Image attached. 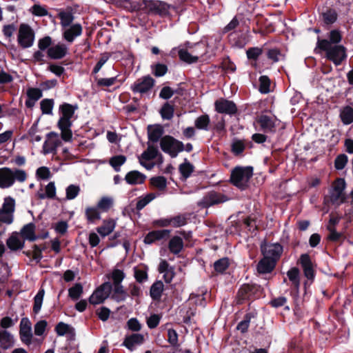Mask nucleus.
<instances>
[{
    "label": "nucleus",
    "mask_w": 353,
    "mask_h": 353,
    "mask_svg": "<svg viewBox=\"0 0 353 353\" xmlns=\"http://www.w3.org/2000/svg\"><path fill=\"white\" fill-rule=\"evenodd\" d=\"M113 293L111 296V299L117 302L125 301L127 297L129 296V294L124 289L122 284L113 285Z\"/></svg>",
    "instance_id": "obj_28"
},
{
    "label": "nucleus",
    "mask_w": 353,
    "mask_h": 353,
    "mask_svg": "<svg viewBox=\"0 0 353 353\" xmlns=\"http://www.w3.org/2000/svg\"><path fill=\"white\" fill-rule=\"evenodd\" d=\"M30 11L33 15L37 17H45L48 14V11L47 9L44 6H42L39 4L33 5L30 8Z\"/></svg>",
    "instance_id": "obj_64"
},
{
    "label": "nucleus",
    "mask_w": 353,
    "mask_h": 353,
    "mask_svg": "<svg viewBox=\"0 0 353 353\" xmlns=\"http://www.w3.org/2000/svg\"><path fill=\"white\" fill-rule=\"evenodd\" d=\"M125 161L126 157L124 155L120 154L111 157L109 163L116 172H119L121 166L123 165Z\"/></svg>",
    "instance_id": "obj_44"
},
{
    "label": "nucleus",
    "mask_w": 353,
    "mask_h": 353,
    "mask_svg": "<svg viewBox=\"0 0 353 353\" xmlns=\"http://www.w3.org/2000/svg\"><path fill=\"white\" fill-rule=\"evenodd\" d=\"M27 173L23 170L1 168H0V188H8L14 185L15 181L23 183L27 179Z\"/></svg>",
    "instance_id": "obj_5"
},
{
    "label": "nucleus",
    "mask_w": 353,
    "mask_h": 353,
    "mask_svg": "<svg viewBox=\"0 0 353 353\" xmlns=\"http://www.w3.org/2000/svg\"><path fill=\"white\" fill-rule=\"evenodd\" d=\"M321 17L325 25H332L337 21L338 13L335 9L328 8L325 12L321 14Z\"/></svg>",
    "instance_id": "obj_32"
},
{
    "label": "nucleus",
    "mask_w": 353,
    "mask_h": 353,
    "mask_svg": "<svg viewBox=\"0 0 353 353\" xmlns=\"http://www.w3.org/2000/svg\"><path fill=\"white\" fill-rule=\"evenodd\" d=\"M164 291V285L161 281H156L150 287V295L154 301H160L163 292Z\"/></svg>",
    "instance_id": "obj_27"
},
{
    "label": "nucleus",
    "mask_w": 353,
    "mask_h": 353,
    "mask_svg": "<svg viewBox=\"0 0 353 353\" xmlns=\"http://www.w3.org/2000/svg\"><path fill=\"white\" fill-rule=\"evenodd\" d=\"M56 196V187L54 182H50L46 187V193H38L40 199H54Z\"/></svg>",
    "instance_id": "obj_48"
},
{
    "label": "nucleus",
    "mask_w": 353,
    "mask_h": 353,
    "mask_svg": "<svg viewBox=\"0 0 353 353\" xmlns=\"http://www.w3.org/2000/svg\"><path fill=\"white\" fill-rule=\"evenodd\" d=\"M152 74L157 77H160L164 76L168 72V67L163 63H158L152 65Z\"/></svg>",
    "instance_id": "obj_61"
},
{
    "label": "nucleus",
    "mask_w": 353,
    "mask_h": 353,
    "mask_svg": "<svg viewBox=\"0 0 353 353\" xmlns=\"http://www.w3.org/2000/svg\"><path fill=\"white\" fill-rule=\"evenodd\" d=\"M159 154V150L157 146L148 143V148L145 150L139 157L145 161H151L157 158Z\"/></svg>",
    "instance_id": "obj_34"
},
{
    "label": "nucleus",
    "mask_w": 353,
    "mask_h": 353,
    "mask_svg": "<svg viewBox=\"0 0 353 353\" xmlns=\"http://www.w3.org/2000/svg\"><path fill=\"white\" fill-rule=\"evenodd\" d=\"M145 179L146 176L137 170L130 171L125 176V181L130 185L142 184Z\"/></svg>",
    "instance_id": "obj_24"
},
{
    "label": "nucleus",
    "mask_w": 353,
    "mask_h": 353,
    "mask_svg": "<svg viewBox=\"0 0 353 353\" xmlns=\"http://www.w3.org/2000/svg\"><path fill=\"white\" fill-rule=\"evenodd\" d=\"M230 198L221 192L215 191L209 192L203 199L202 203L204 208L218 205L229 201Z\"/></svg>",
    "instance_id": "obj_13"
},
{
    "label": "nucleus",
    "mask_w": 353,
    "mask_h": 353,
    "mask_svg": "<svg viewBox=\"0 0 353 353\" xmlns=\"http://www.w3.org/2000/svg\"><path fill=\"white\" fill-rule=\"evenodd\" d=\"M179 171L181 175V180L185 181L194 171V166L187 159H185L184 162L179 165Z\"/></svg>",
    "instance_id": "obj_31"
},
{
    "label": "nucleus",
    "mask_w": 353,
    "mask_h": 353,
    "mask_svg": "<svg viewBox=\"0 0 353 353\" xmlns=\"http://www.w3.org/2000/svg\"><path fill=\"white\" fill-rule=\"evenodd\" d=\"M40 105L43 114H50L54 106V99H44L41 101Z\"/></svg>",
    "instance_id": "obj_56"
},
{
    "label": "nucleus",
    "mask_w": 353,
    "mask_h": 353,
    "mask_svg": "<svg viewBox=\"0 0 353 353\" xmlns=\"http://www.w3.org/2000/svg\"><path fill=\"white\" fill-rule=\"evenodd\" d=\"M170 234V230H152L149 232L144 237L143 242L150 245L157 241L168 238Z\"/></svg>",
    "instance_id": "obj_18"
},
{
    "label": "nucleus",
    "mask_w": 353,
    "mask_h": 353,
    "mask_svg": "<svg viewBox=\"0 0 353 353\" xmlns=\"http://www.w3.org/2000/svg\"><path fill=\"white\" fill-rule=\"evenodd\" d=\"M245 150V145L243 140L235 139L231 145V152L236 157L241 156Z\"/></svg>",
    "instance_id": "obj_43"
},
{
    "label": "nucleus",
    "mask_w": 353,
    "mask_h": 353,
    "mask_svg": "<svg viewBox=\"0 0 353 353\" xmlns=\"http://www.w3.org/2000/svg\"><path fill=\"white\" fill-rule=\"evenodd\" d=\"M256 122L260 125L261 130L265 133H275V121L270 116L261 114L256 118Z\"/></svg>",
    "instance_id": "obj_14"
},
{
    "label": "nucleus",
    "mask_w": 353,
    "mask_h": 353,
    "mask_svg": "<svg viewBox=\"0 0 353 353\" xmlns=\"http://www.w3.org/2000/svg\"><path fill=\"white\" fill-rule=\"evenodd\" d=\"M68 53V48L65 44L59 43L47 50L48 57L51 59H61Z\"/></svg>",
    "instance_id": "obj_19"
},
{
    "label": "nucleus",
    "mask_w": 353,
    "mask_h": 353,
    "mask_svg": "<svg viewBox=\"0 0 353 353\" xmlns=\"http://www.w3.org/2000/svg\"><path fill=\"white\" fill-rule=\"evenodd\" d=\"M287 276L292 282L294 292L298 296L300 288V270L298 268L294 267L287 272Z\"/></svg>",
    "instance_id": "obj_22"
},
{
    "label": "nucleus",
    "mask_w": 353,
    "mask_h": 353,
    "mask_svg": "<svg viewBox=\"0 0 353 353\" xmlns=\"http://www.w3.org/2000/svg\"><path fill=\"white\" fill-rule=\"evenodd\" d=\"M263 48L259 47L249 48L246 50L247 58L249 60L256 62L259 57L263 54Z\"/></svg>",
    "instance_id": "obj_52"
},
{
    "label": "nucleus",
    "mask_w": 353,
    "mask_h": 353,
    "mask_svg": "<svg viewBox=\"0 0 353 353\" xmlns=\"http://www.w3.org/2000/svg\"><path fill=\"white\" fill-rule=\"evenodd\" d=\"M228 38L230 44L238 48H243L248 41L247 36L245 34L236 31L230 32L228 35Z\"/></svg>",
    "instance_id": "obj_20"
},
{
    "label": "nucleus",
    "mask_w": 353,
    "mask_h": 353,
    "mask_svg": "<svg viewBox=\"0 0 353 353\" xmlns=\"http://www.w3.org/2000/svg\"><path fill=\"white\" fill-rule=\"evenodd\" d=\"M32 248L33 251L24 250L23 251V254L28 258H32L33 260L36 261L37 263H39L43 258L42 252L37 244H34Z\"/></svg>",
    "instance_id": "obj_39"
},
{
    "label": "nucleus",
    "mask_w": 353,
    "mask_h": 353,
    "mask_svg": "<svg viewBox=\"0 0 353 353\" xmlns=\"http://www.w3.org/2000/svg\"><path fill=\"white\" fill-rule=\"evenodd\" d=\"M118 5L130 12L143 10L145 12L165 17L169 14L170 6L159 1L116 0Z\"/></svg>",
    "instance_id": "obj_1"
},
{
    "label": "nucleus",
    "mask_w": 353,
    "mask_h": 353,
    "mask_svg": "<svg viewBox=\"0 0 353 353\" xmlns=\"http://www.w3.org/2000/svg\"><path fill=\"white\" fill-rule=\"evenodd\" d=\"M45 291L43 288L39 290L37 294L34 298L33 312L35 314L39 313L41 308Z\"/></svg>",
    "instance_id": "obj_50"
},
{
    "label": "nucleus",
    "mask_w": 353,
    "mask_h": 353,
    "mask_svg": "<svg viewBox=\"0 0 353 353\" xmlns=\"http://www.w3.org/2000/svg\"><path fill=\"white\" fill-rule=\"evenodd\" d=\"M36 226L34 223H29L23 226L20 231V235L25 240L34 242L37 240L35 234Z\"/></svg>",
    "instance_id": "obj_23"
},
{
    "label": "nucleus",
    "mask_w": 353,
    "mask_h": 353,
    "mask_svg": "<svg viewBox=\"0 0 353 353\" xmlns=\"http://www.w3.org/2000/svg\"><path fill=\"white\" fill-rule=\"evenodd\" d=\"M215 110L218 113L232 116L236 114L238 109L235 103L226 99L221 98L214 103Z\"/></svg>",
    "instance_id": "obj_12"
},
{
    "label": "nucleus",
    "mask_w": 353,
    "mask_h": 353,
    "mask_svg": "<svg viewBox=\"0 0 353 353\" xmlns=\"http://www.w3.org/2000/svg\"><path fill=\"white\" fill-rule=\"evenodd\" d=\"M108 297V294H103L97 289L89 298V303L92 305L103 303L104 301Z\"/></svg>",
    "instance_id": "obj_45"
},
{
    "label": "nucleus",
    "mask_w": 353,
    "mask_h": 353,
    "mask_svg": "<svg viewBox=\"0 0 353 353\" xmlns=\"http://www.w3.org/2000/svg\"><path fill=\"white\" fill-rule=\"evenodd\" d=\"M276 263L275 259L263 256L256 265L257 272L261 274L271 273L276 268Z\"/></svg>",
    "instance_id": "obj_17"
},
{
    "label": "nucleus",
    "mask_w": 353,
    "mask_h": 353,
    "mask_svg": "<svg viewBox=\"0 0 353 353\" xmlns=\"http://www.w3.org/2000/svg\"><path fill=\"white\" fill-rule=\"evenodd\" d=\"M144 342V336L141 334H132L126 336L122 345L132 351L135 345H141Z\"/></svg>",
    "instance_id": "obj_21"
},
{
    "label": "nucleus",
    "mask_w": 353,
    "mask_h": 353,
    "mask_svg": "<svg viewBox=\"0 0 353 353\" xmlns=\"http://www.w3.org/2000/svg\"><path fill=\"white\" fill-rule=\"evenodd\" d=\"M230 266V261L228 257L221 258L214 263V271L218 274H224Z\"/></svg>",
    "instance_id": "obj_38"
},
{
    "label": "nucleus",
    "mask_w": 353,
    "mask_h": 353,
    "mask_svg": "<svg viewBox=\"0 0 353 353\" xmlns=\"http://www.w3.org/2000/svg\"><path fill=\"white\" fill-rule=\"evenodd\" d=\"M210 119L208 114H203L196 118L194 122L195 127L199 130H208Z\"/></svg>",
    "instance_id": "obj_47"
},
{
    "label": "nucleus",
    "mask_w": 353,
    "mask_h": 353,
    "mask_svg": "<svg viewBox=\"0 0 353 353\" xmlns=\"http://www.w3.org/2000/svg\"><path fill=\"white\" fill-rule=\"evenodd\" d=\"M156 198V194L154 193H149L145 195V197L140 199L136 205V209L138 211L141 210L144 208L150 201Z\"/></svg>",
    "instance_id": "obj_58"
},
{
    "label": "nucleus",
    "mask_w": 353,
    "mask_h": 353,
    "mask_svg": "<svg viewBox=\"0 0 353 353\" xmlns=\"http://www.w3.org/2000/svg\"><path fill=\"white\" fill-rule=\"evenodd\" d=\"M14 344L13 336L6 330H0V347L6 350L13 347Z\"/></svg>",
    "instance_id": "obj_29"
},
{
    "label": "nucleus",
    "mask_w": 353,
    "mask_h": 353,
    "mask_svg": "<svg viewBox=\"0 0 353 353\" xmlns=\"http://www.w3.org/2000/svg\"><path fill=\"white\" fill-rule=\"evenodd\" d=\"M54 330L59 336H64L66 334L72 333L74 330V329L70 325L63 322L58 323Z\"/></svg>",
    "instance_id": "obj_54"
},
{
    "label": "nucleus",
    "mask_w": 353,
    "mask_h": 353,
    "mask_svg": "<svg viewBox=\"0 0 353 353\" xmlns=\"http://www.w3.org/2000/svg\"><path fill=\"white\" fill-rule=\"evenodd\" d=\"M19 335L20 339L23 343L26 345L30 344L32 337L31 332V323L29 319L26 317L22 318L21 321Z\"/></svg>",
    "instance_id": "obj_16"
},
{
    "label": "nucleus",
    "mask_w": 353,
    "mask_h": 353,
    "mask_svg": "<svg viewBox=\"0 0 353 353\" xmlns=\"http://www.w3.org/2000/svg\"><path fill=\"white\" fill-rule=\"evenodd\" d=\"M48 140L45 141L43 145L44 154H49L54 152L61 145V142L58 139V134L55 132H50L47 134Z\"/></svg>",
    "instance_id": "obj_15"
},
{
    "label": "nucleus",
    "mask_w": 353,
    "mask_h": 353,
    "mask_svg": "<svg viewBox=\"0 0 353 353\" xmlns=\"http://www.w3.org/2000/svg\"><path fill=\"white\" fill-rule=\"evenodd\" d=\"M297 263L301 265L304 276L307 279L314 280L315 276H316V271L314 270V264L312 261L310 256L305 253L302 254L298 261Z\"/></svg>",
    "instance_id": "obj_11"
},
{
    "label": "nucleus",
    "mask_w": 353,
    "mask_h": 353,
    "mask_svg": "<svg viewBox=\"0 0 353 353\" xmlns=\"http://www.w3.org/2000/svg\"><path fill=\"white\" fill-rule=\"evenodd\" d=\"M170 221L172 223L171 226L174 228L185 225L188 223L187 214H178L175 216L170 217Z\"/></svg>",
    "instance_id": "obj_53"
},
{
    "label": "nucleus",
    "mask_w": 353,
    "mask_h": 353,
    "mask_svg": "<svg viewBox=\"0 0 353 353\" xmlns=\"http://www.w3.org/2000/svg\"><path fill=\"white\" fill-rule=\"evenodd\" d=\"M8 248L12 251L21 250L25 245V241H21L17 236L12 235L6 241Z\"/></svg>",
    "instance_id": "obj_35"
},
{
    "label": "nucleus",
    "mask_w": 353,
    "mask_h": 353,
    "mask_svg": "<svg viewBox=\"0 0 353 353\" xmlns=\"http://www.w3.org/2000/svg\"><path fill=\"white\" fill-rule=\"evenodd\" d=\"M78 109L77 104L72 105L66 102L63 103L59 107V119L57 127L61 130V138L65 142L70 141L72 137L71 127L75 111Z\"/></svg>",
    "instance_id": "obj_2"
},
{
    "label": "nucleus",
    "mask_w": 353,
    "mask_h": 353,
    "mask_svg": "<svg viewBox=\"0 0 353 353\" xmlns=\"http://www.w3.org/2000/svg\"><path fill=\"white\" fill-rule=\"evenodd\" d=\"M252 176V166H236L231 172L230 182L240 190H245L249 187V181Z\"/></svg>",
    "instance_id": "obj_4"
},
{
    "label": "nucleus",
    "mask_w": 353,
    "mask_h": 353,
    "mask_svg": "<svg viewBox=\"0 0 353 353\" xmlns=\"http://www.w3.org/2000/svg\"><path fill=\"white\" fill-rule=\"evenodd\" d=\"M340 118L344 125H350L353 123V108L346 105L340 113Z\"/></svg>",
    "instance_id": "obj_36"
},
{
    "label": "nucleus",
    "mask_w": 353,
    "mask_h": 353,
    "mask_svg": "<svg viewBox=\"0 0 353 353\" xmlns=\"http://www.w3.org/2000/svg\"><path fill=\"white\" fill-rule=\"evenodd\" d=\"M254 317V315L252 312L246 313L243 317V319L238 323L236 330L240 331L242 334L246 333L248 330L250 321Z\"/></svg>",
    "instance_id": "obj_37"
},
{
    "label": "nucleus",
    "mask_w": 353,
    "mask_h": 353,
    "mask_svg": "<svg viewBox=\"0 0 353 353\" xmlns=\"http://www.w3.org/2000/svg\"><path fill=\"white\" fill-rule=\"evenodd\" d=\"M134 276L138 283H142L148 279L147 270L144 268H134Z\"/></svg>",
    "instance_id": "obj_60"
},
{
    "label": "nucleus",
    "mask_w": 353,
    "mask_h": 353,
    "mask_svg": "<svg viewBox=\"0 0 353 353\" xmlns=\"http://www.w3.org/2000/svg\"><path fill=\"white\" fill-rule=\"evenodd\" d=\"M14 208L15 200L11 196L6 197L2 207V213L11 214L14 212Z\"/></svg>",
    "instance_id": "obj_46"
},
{
    "label": "nucleus",
    "mask_w": 353,
    "mask_h": 353,
    "mask_svg": "<svg viewBox=\"0 0 353 353\" xmlns=\"http://www.w3.org/2000/svg\"><path fill=\"white\" fill-rule=\"evenodd\" d=\"M147 129L148 140L152 143L158 142L164 132L163 127L159 124L149 125Z\"/></svg>",
    "instance_id": "obj_26"
},
{
    "label": "nucleus",
    "mask_w": 353,
    "mask_h": 353,
    "mask_svg": "<svg viewBox=\"0 0 353 353\" xmlns=\"http://www.w3.org/2000/svg\"><path fill=\"white\" fill-rule=\"evenodd\" d=\"M83 286L81 283H75L68 290L69 296L74 301L78 300L83 294Z\"/></svg>",
    "instance_id": "obj_51"
},
{
    "label": "nucleus",
    "mask_w": 353,
    "mask_h": 353,
    "mask_svg": "<svg viewBox=\"0 0 353 353\" xmlns=\"http://www.w3.org/2000/svg\"><path fill=\"white\" fill-rule=\"evenodd\" d=\"M82 33V27L79 23L72 25L68 29L63 33V37L67 41L72 43L74 39L80 36Z\"/></svg>",
    "instance_id": "obj_25"
},
{
    "label": "nucleus",
    "mask_w": 353,
    "mask_h": 353,
    "mask_svg": "<svg viewBox=\"0 0 353 353\" xmlns=\"http://www.w3.org/2000/svg\"><path fill=\"white\" fill-rule=\"evenodd\" d=\"M348 162V157L345 154H340L334 159V168L336 170H343Z\"/></svg>",
    "instance_id": "obj_59"
},
{
    "label": "nucleus",
    "mask_w": 353,
    "mask_h": 353,
    "mask_svg": "<svg viewBox=\"0 0 353 353\" xmlns=\"http://www.w3.org/2000/svg\"><path fill=\"white\" fill-rule=\"evenodd\" d=\"M155 80L150 75L142 77L137 79L130 85V90L133 93L141 94L148 92L154 85Z\"/></svg>",
    "instance_id": "obj_10"
},
{
    "label": "nucleus",
    "mask_w": 353,
    "mask_h": 353,
    "mask_svg": "<svg viewBox=\"0 0 353 353\" xmlns=\"http://www.w3.org/2000/svg\"><path fill=\"white\" fill-rule=\"evenodd\" d=\"M168 248L172 254H179L183 248V239L178 236H173L169 241Z\"/></svg>",
    "instance_id": "obj_33"
},
{
    "label": "nucleus",
    "mask_w": 353,
    "mask_h": 353,
    "mask_svg": "<svg viewBox=\"0 0 353 353\" xmlns=\"http://www.w3.org/2000/svg\"><path fill=\"white\" fill-rule=\"evenodd\" d=\"M116 226V222L112 219L104 220L103 224L97 228V232L103 237L112 233Z\"/></svg>",
    "instance_id": "obj_30"
},
{
    "label": "nucleus",
    "mask_w": 353,
    "mask_h": 353,
    "mask_svg": "<svg viewBox=\"0 0 353 353\" xmlns=\"http://www.w3.org/2000/svg\"><path fill=\"white\" fill-rule=\"evenodd\" d=\"M59 19L62 26H69L74 20V16L69 12H61L59 14Z\"/></svg>",
    "instance_id": "obj_63"
},
{
    "label": "nucleus",
    "mask_w": 353,
    "mask_h": 353,
    "mask_svg": "<svg viewBox=\"0 0 353 353\" xmlns=\"http://www.w3.org/2000/svg\"><path fill=\"white\" fill-rule=\"evenodd\" d=\"M113 205V200L111 198L103 196L98 202L97 208L103 212H108Z\"/></svg>",
    "instance_id": "obj_57"
},
{
    "label": "nucleus",
    "mask_w": 353,
    "mask_h": 353,
    "mask_svg": "<svg viewBox=\"0 0 353 353\" xmlns=\"http://www.w3.org/2000/svg\"><path fill=\"white\" fill-rule=\"evenodd\" d=\"M34 32L28 24L21 23L19 29L18 42L23 48H28L33 45Z\"/></svg>",
    "instance_id": "obj_9"
},
{
    "label": "nucleus",
    "mask_w": 353,
    "mask_h": 353,
    "mask_svg": "<svg viewBox=\"0 0 353 353\" xmlns=\"http://www.w3.org/2000/svg\"><path fill=\"white\" fill-rule=\"evenodd\" d=\"M85 217L88 223H94L101 219V214L99 209L96 207H88L85 212Z\"/></svg>",
    "instance_id": "obj_41"
},
{
    "label": "nucleus",
    "mask_w": 353,
    "mask_h": 353,
    "mask_svg": "<svg viewBox=\"0 0 353 353\" xmlns=\"http://www.w3.org/2000/svg\"><path fill=\"white\" fill-rule=\"evenodd\" d=\"M318 50L325 52L327 59L332 61L336 66L340 65L347 58L346 48L342 45H330L327 39L318 37L315 52Z\"/></svg>",
    "instance_id": "obj_3"
},
{
    "label": "nucleus",
    "mask_w": 353,
    "mask_h": 353,
    "mask_svg": "<svg viewBox=\"0 0 353 353\" xmlns=\"http://www.w3.org/2000/svg\"><path fill=\"white\" fill-rule=\"evenodd\" d=\"M159 112L163 119L171 120L174 117V105L166 102L162 105Z\"/></svg>",
    "instance_id": "obj_40"
},
{
    "label": "nucleus",
    "mask_w": 353,
    "mask_h": 353,
    "mask_svg": "<svg viewBox=\"0 0 353 353\" xmlns=\"http://www.w3.org/2000/svg\"><path fill=\"white\" fill-rule=\"evenodd\" d=\"M80 192V188L79 185L71 184L68 185L65 190L66 199L68 200H72L75 199Z\"/></svg>",
    "instance_id": "obj_62"
},
{
    "label": "nucleus",
    "mask_w": 353,
    "mask_h": 353,
    "mask_svg": "<svg viewBox=\"0 0 353 353\" xmlns=\"http://www.w3.org/2000/svg\"><path fill=\"white\" fill-rule=\"evenodd\" d=\"M150 183L160 191L164 190L167 187V180L165 177L163 176L152 177L150 180Z\"/></svg>",
    "instance_id": "obj_49"
},
{
    "label": "nucleus",
    "mask_w": 353,
    "mask_h": 353,
    "mask_svg": "<svg viewBox=\"0 0 353 353\" xmlns=\"http://www.w3.org/2000/svg\"><path fill=\"white\" fill-rule=\"evenodd\" d=\"M263 292V288L255 283H245L239 289L236 294V303L241 305L246 301L259 299Z\"/></svg>",
    "instance_id": "obj_6"
},
{
    "label": "nucleus",
    "mask_w": 353,
    "mask_h": 353,
    "mask_svg": "<svg viewBox=\"0 0 353 353\" xmlns=\"http://www.w3.org/2000/svg\"><path fill=\"white\" fill-rule=\"evenodd\" d=\"M259 91L262 94H267L270 89V79L268 76L263 75L259 77Z\"/></svg>",
    "instance_id": "obj_55"
},
{
    "label": "nucleus",
    "mask_w": 353,
    "mask_h": 353,
    "mask_svg": "<svg viewBox=\"0 0 353 353\" xmlns=\"http://www.w3.org/2000/svg\"><path fill=\"white\" fill-rule=\"evenodd\" d=\"M178 55L180 60L189 64L196 63L199 60V56L192 55L185 49H180Z\"/></svg>",
    "instance_id": "obj_42"
},
{
    "label": "nucleus",
    "mask_w": 353,
    "mask_h": 353,
    "mask_svg": "<svg viewBox=\"0 0 353 353\" xmlns=\"http://www.w3.org/2000/svg\"><path fill=\"white\" fill-rule=\"evenodd\" d=\"M161 150L170 155L172 158H175L178 154L184 150V144L170 135H165L161 138L160 141Z\"/></svg>",
    "instance_id": "obj_7"
},
{
    "label": "nucleus",
    "mask_w": 353,
    "mask_h": 353,
    "mask_svg": "<svg viewBox=\"0 0 353 353\" xmlns=\"http://www.w3.org/2000/svg\"><path fill=\"white\" fill-rule=\"evenodd\" d=\"M260 250L263 256L275 259L277 262L283 252V248L279 243H271L266 241L261 243Z\"/></svg>",
    "instance_id": "obj_8"
}]
</instances>
